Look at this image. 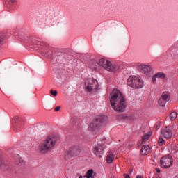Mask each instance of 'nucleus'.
<instances>
[{"label": "nucleus", "mask_w": 178, "mask_h": 178, "mask_svg": "<svg viewBox=\"0 0 178 178\" xmlns=\"http://www.w3.org/2000/svg\"><path fill=\"white\" fill-rule=\"evenodd\" d=\"M110 103L111 108L115 112H124V109H126V102L124 97H123V95H122V92L119 90L114 89L111 93Z\"/></svg>", "instance_id": "nucleus-1"}, {"label": "nucleus", "mask_w": 178, "mask_h": 178, "mask_svg": "<svg viewBox=\"0 0 178 178\" xmlns=\"http://www.w3.org/2000/svg\"><path fill=\"white\" fill-rule=\"evenodd\" d=\"M56 144V137L49 136L39 146V151L42 154H47L49 152Z\"/></svg>", "instance_id": "nucleus-2"}, {"label": "nucleus", "mask_w": 178, "mask_h": 178, "mask_svg": "<svg viewBox=\"0 0 178 178\" xmlns=\"http://www.w3.org/2000/svg\"><path fill=\"white\" fill-rule=\"evenodd\" d=\"M99 67L102 66L108 72H111V73H116V72H119V65L118 64H112L111 61L108 60L105 58H100L98 60Z\"/></svg>", "instance_id": "nucleus-3"}, {"label": "nucleus", "mask_w": 178, "mask_h": 178, "mask_svg": "<svg viewBox=\"0 0 178 178\" xmlns=\"http://www.w3.org/2000/svg\"><path fill=\"white\" fill-rule=\"evenodd\" d=\"M144 81L138 76H131L127 79V85L131 88H143Z\"/></svg>", "instance_id": "nucleus-4"}, {"label": "nucleus", "mask_w": 178, "mask_h": 178, "mask_svg": "<svg viewBox=\"0 0 178 178\" xmlns=\"http://www.w3.org/2000/svg\"><path fill=\"white\" fill-rule=\"evenodd\" d=\"M99 84H98V81L94 79V78H89L85 81V90L86 92H90L92 94L98 90Z\"/></svg>", "instance_id": "nucleus-5"}, {"label": "nucleus", "mask_w": 178, "mask_h": 178, "mask_svg": "<svg viewBox=\"0 0 178 178\" xmlns=\"http://www.w3.org/2000/svg\"><path fill=\"white\" fill-rule=\"evenodd\" d=\"M105 120H106V117L104 115H101L95 118L89 125L90 131H95V130H98L104 123H105Z\"/></svg>", "instance_id": "nucleus-6"}, {"label": "nucleus", "mask_w": 178, "mask_h": 178, "mask_svg": "<svg viewBox=\"0 0 178 178\" xmlns=\"http://www.w3.org/2000/svg\"><path fill=\"white\" fill-rule=\"evenodd\" d=\"M137 69L138 72L144 74V76H147V77H150L154 74V71L152 70V67L149 65L140 64L137 66Z\"/></svg>", "instance_id": "nucleus-7"}, {"label": "nucleus", "mask_w": 178, "mask_h": 178, "mask_svg": "<svg viewBox=\"0 0 178 178\" xmlns=\"http://www.w3.org/2000/svg\"><path fill=\"white\" fill-rule=\"evenodd\" d=\"M160 164L161 168L164 169H168V168H170L172 165H173V157L171 156H165L162 157L160 160Z\"/></svg>", "instance_id": "nucleus-8"}, {"label": "nucleus", "mask_w": 178, "mask_h": 178, "mask_svg": "<svg viewBox=\"0 0 178 178\" xmlns=\"http://www.w3.org/2000/svg\"><path fill=\"white\" fill-rule=\"evenodd\" d=\"M80 152H81L80 147L74 145L69 148L66 154L70 156H77V155H80Z\"/></svg>", "instance_id": "nucleus-9"}, {"label": "nucleus", "mask_w": 178, "mask_h": 178, "mask_svg": "<svg viewBox=\"0 0 178 178\" xmlns=\"http://www.w3.org/2000/svg\"><path fill=\"white\" fill-rule=\"evenodd\" d=\"M93 154L96 155L97 158H101L102 154H104V146L101 145L95 146Z\"/></svg>", "instance_id": "nucleus-10"}, {"label": "nucleus", "mask_w": 178, "mask_h": 178, "mask_svg": "<svg viewBox=\"0 0 178 178\" xmlns=\"http://www.w3.org/2000/svg\"><path fill=\"white\" fill-rule=\"evenodd\" d=\"M161 137H164V138H170L172 136V131L168 127H165L161 130Z\"/></svg>", "instance_id": "nucleus-11"}, {"label": "nucleus", "mask_w": 178, "mask_h": 178, "mask_svg": "<svg viewBox=\"0 0 178 178\" xmlns=\"http://www.w3.org/2000/svg\"><path fill=\"white\" fill-rule=\"evenodd\" d=\"M156 79H166V74L163 72H157L152 78L153 84L156 83Z\"/></svg>", "instance_id": "nucleus-12"}, {"label": "nucleus", "mask_w": 178, "mask_h": 178, "mask_svg": "<svg viewBox=\"0 0 178 178\" xmlns=\"http://www.w3.org/2000/svg\"><path fill=\"white\" fill-rule=\"evenodd\" d=\"M89 66L92 70H97L99 67V63L98 59H92L89 62Z\"/></svg>", "instance_id": "nucleus-13"}, {"label": "nucleus", "mask_w": 178, "mask_h": 178, "mask_svg": "<svg viewBox=\"0 0 178 178\" xmlns=\"http://www.w3.org/2000/svg\"><path fill=\"white\" fill-rule=\"evenodd\" d=\"M13 159L15 162H17V163H19L22 166L26 164V162L23 159L20 158V155L16 154L14 156Z\"/></svg>", "instance_id": "nucleus-14"}, {"label": "nucleus", "mask_w": 178, "mask_h": 178, "mask_svg": "<svg viewBox=\"0 0 178 178\" xmlns=\"http://www.w3.org/2000/svg\"><path fill=\"white\" fill-rule=\"evenodd\" d=\"M151 152V148L149 145H145L142 146L141 154L142 155H148Z\"/></svg>", "instance_id": "nucleus-15"}, {"label": "nucleus", "mask_w": 178, "mask_h": 178, "mask_svg": "<svg viewBox=\"0 0 178 178\" xmlns=\"http://www.w3.org/2000/svg\"><path fill=\"white\" fill-rule=\"evenodd\" d=\"M115 156H113V154L109 153L106 156V161L108 163H112V162H113Z\"/></svg>", "instance_id": "nucleus-16"}, {"label": "nucleus", "mask_w": 178, "mask_h": 178, "mask_svg": "<svg viewBox=\"0 0 178 178\" xmlns=\"http://www.w3.org/2000/svg\"><path fill=\"white\" fill-rule=\"evenodd\" d=\"M161 98L168 102L169 99H170V95L168 92H163V95H161Z\"/></svg>", "instance_id": "nucleus-17"}, {"label": "nucleus", "mask_w": 178, "mask_h": 178, "mask_svg": "<svg viewBox=\"0 0 178 178\" xmlns=\"http://www.w3.org/2000/svg\"><path fill=\"white\" fill-rule=\"evenodd\" d=\"M171 55H173L175 57H178V47H172L171 49Z\"/></svg>", "instance_id": "nucleus-18"}, {"label": "nucleus", "mask_w": 178, "mask_h": 178, "mask_svg": "<svg viewBox=\"0 0 178 178\" xmlns=\"http://www.w3.org/2000/svg\"><path fill=\"white\" fill-rule=\"evenodd\" d=\"M93 170H89L87 171L86 175L83 176V178H92Z\"/></svg>", "instance_id": "nucleus-19"}, {"label": "nucleus", "mask_w": 178, "mask_h": 178, "mask_svg": "<svg viewBox=\"0 0 178 178\" xmlns=\"http://www.w3.org/2000/svg\"><path fill=\"white\" fill-rule=\"evenodd\" d=\"M149 134H145L143 138H142V144H144L146 141H148L149 140Z\"/></svg>", "instance_id": "nucleus-20"}, {"label": "nucleus", "mask_w": 178, "mask_h": 178, "mask_svg": "<svg viewBox=\"0 0 178 178\" xmlns=\"http://www.w3.org/2000/svg\"><path fill=\"white\" fill-rule=\"evenodd\" d=\"M158 144L160 146L163 145V144H165V140H163V136H162L161 135L160 136L159 140H158Z\"/></svg>", "instance_id": "nucleus-21"}, {"label": "nucleus", "mask_w": 178, "mask_h": 178, "mask_svg": "<svg viewBox=\"0 0 178 178\" xmlns=\"http://www.w3.org/2000/svg\"><path fill=\"white\" fill-rule=\"evenodd\" d=\"M166 101H165L163 99H161V97H160V99H159V105L160 106H165V105H166Z\"/></svg>", "instance_id": "nucleus-22"}, {"label": "nucleus", "mask_w": 178, "mask_h": 178, "mask_svg": "<svg viewBox=\"0 0 178 178\" xmlns=\"http://www.w3.org/2000/svg\"><path fill=\"white\" fill-rule=\"evenodd\" d=\"M176 118H177V113L176 112H172L170 115V119L171 120H175Z\"/></svg>", "instance_id": "nucleus-23"}, {"label": "nucleus", "mask_w": 178, "mask_h": 178, "mask_svg": "<svg viewBox=\"0 0 178 178\" xmlns=\"http://www.w3.org/2000/svg\"><path fill=\"white\" fill-rule=\"evenodd\" d=\"M178 152V145L172 147V154H177Z\"/></svg>", "instance_id": "nucleus-24"}, {"label": "nucleus", "mask_w": 178, "mask_h": 178, "mask_svg": "<svg viewBox=\"0 0 178 178\" xmlns=\"http://www.w3.org/2000/svg\"><path fill=\"white\" fill-rule=\"evenodd\" d=\"M50 93L53 97H56V95H58V92L56 90H51Z\"/></svg>", "instance_id": "nucleus-25"}, {"label": "nucleus", "mask_w": 178, "mask_h": 178, "mask_svg": "<svg viewBox=\"0 0 178 178\" xmlns=\"http://www.w3.org/2000/svg\"><path fill=\"white\" fill-rule=\"evenodd\" d=\"M160 126H161V122H156L155 126H154L156 130H158V129H159Z\"/></svg>", "instance_id": "nucleus-26"}, {"label": "nucleus", "mask_w": 178, "mask_h": 178, "mask_svg": "<svg viewBox=\"0 0 178 178\" xmlns=\"http://www.w3.org/2000/svg\"><path fill=\"white\" fill-rule=\"evenodd\" d=\"M2 166H3V161H2V159L0 157V169H2Z\"/></svg>", "instance_id": "nucleus-27"}, {"label": "nucleus", "mask_w": 178, "mask_h": 178, "mask_svg": "<svg viewBox=\"0 0 178 178\" xmlns=\"http://www.w3.org/2000/svg\"><path fill=\"white\" fill-rule=\"evenodd\" d=\"M60 110V106H58L57 107H56V108H54V111H55L56 112H59Z\"/></svg>", "instance_id": "nucleus-28"}, {"label": "nucleus", "mask_w": 178, "mask_h": 178, "mask_svg": "<svg viewBox=\"0 0 178 178\" xmlns=\"http://www.w3.org/2000/svg\"><path fill=\"white\" fill-rule=\"evenodd\" d=\"M11 3H17V0H9Z\"/></svg>", "instance_id": "nucleus-29"}, {"label": "nucleus", "mask_w": 178, "mask_h": 178, "mask_svg": "<svg viewBox=\"0 0 178 178\" xmlns=\"http://www.w3.org/2000/svg\"><path fill=\"white\" fill-rule=\"evenodd\" d=\"M124 177L125 178H130V175H127V174H124Z\"/></svg>", "instance_id": "nucleus-30"}, {"label": "nucleus", "mask_w": 178, "mask_h": 178, "mask_svg": "<svg viewBox=\"0 0 178 178\" xmlns=\"http://www.w3.org/2000/svg\"><path fill=\"white\" fill-rule=\"evenodd\" d=\"M156 173H161V170L159 168L156 169Z\"/></svg>", "instance_id": "nucleus-31"}, {"label": "nucleus", "mask_w": 178, "mask_h": 178, "mask_svg": "<svg viewBox=\"0 0 178 178\" xmlns=\"http://www.w3.org/2000/svg\"><path fill=\"white\" fill-rule=\"evenodd\" d=\"M129 175H131V173H133V169H129Z\"/></svg>", "instance_id": "nucleus-32"}, {"label": "nucleus", "mask_w": 178, "mask_h": 178, "mask_svg": "<svg viewBox=\"0 0 178 178\" xmlns=\"http://www.w3.org/2000/svg\"><path fill=\"white\" fill-rule=\"evenodd\" d=\"M19 119H20V118H19L17 116L15 118V120H19Z\"/></svg>", "instance_id": "nucleus-33"}, {"label": "nucleus", "mask_w": 178, "mask_h": 178, "mask_svg": "<svg viewBox=\"0 0 178 178\" xmlns=\"http://www.w3.org/2000/svg\"><path fill=\"white\" fill-rule=\"evenodd\" d=\"M16 130L20 131V129H19V124L17 125Z\"/></svg>", "instance_id": "nucleus-34"}, {"label": "nucleus", "mask_w": 178, "mask_h": 178, "mask_svg": "<svg viewBox=\"0 0 178 178\" xmlns=\"http://www.w3.org/2000/svg\"><path fill=\"white\" fill-rule=\"evenodd\" d=\"M0 45H2V39L0 38Z\"/></svg>", "instance_id": "nucleus-35"}, {"label": "nucleus", "mask_w": 178, "mask_h": 178, "mask_svg": "<svg viewBox=\"0 0 178 178\" xmlns=\"http://www.w3.org/2000/svg\"><path fill=\"white\" fill-rule=\"evenodd\" d=\"M136 178H143V177L140 176V175H137Z\"/></svg>", "instance_id": "nucleus-36"}, {"label": "nucleus", "mask_w": 178, "mask_h": 178, "mask_svg": "<svg viewBox=\"0 0 178 178\" xmlns=\"http://www.w3.org/2000/svg\"><path fill=\"white\" fill-rule=\"evenodd\" d=\"M79 178H83V177L81 175V176L79 177Z\"/></svg>", "instance_id": "nucleus-37"}, {"label": "nucleus", "mask_w": 178, "mask_h": 178, "mask_svg": "<svg viewBox=\"0 0 178 178\" xmlns=\"http://www.w3.org/2000/svg\"><path fill=\"white\" fill-rule=\"evenodd\" d=\"M111 178H114L113 177H112Z\"/></svg>", "instance_id": "nucleus-38"}]
</instances>
